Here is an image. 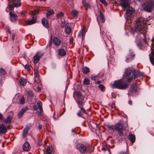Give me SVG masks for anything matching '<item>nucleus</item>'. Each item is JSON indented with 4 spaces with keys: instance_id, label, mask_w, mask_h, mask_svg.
<instances>
[{
    "instance_id": "f257e3e1",
    "label": "nucleus",
    "mask_w": 154,
    "mask_h": 154,
    "mask_svg": "<svg viewBox=\"0 0 154 154\" xmlns=\"http://www.w3.org/2000/svg\"><path fill=\"white\" fill-rule=\"evenodd\" d=\"M135 22V27L136 31L142 34L144 38H145V33L147 30V26L146 24V21L145 18L140 17L137 19Z\"/></svg>"
},
{
    "instance_id": "f03ea898",
    "label": "nucleus",
    "mask_w": 154,
    "mask_h": 154,
    "mask_svg": "<svg viewBox=\"0 0 154 154\" xmlns=\"http://www.w3.org/2000/svg\"><path fill=\"white\" fill-rule=\"evenodd\" d=\"M139 75V72L138 71L132 70L130 68L126 69L125 76L128 82H131L133 79H134Z\"/></svg>"
},
{
    "instance_id": "7ed1b4c3",
    "label": "nucleus",
    "mask_w": 154,
    "mask_h": 154,
    "mask_svg": "<svg viewBox=\"0 0 154 154\" xmlns=\"http://www.w3.org/2000/svg\"><path fill=\"white\" fill-rule=\"evenodd\" d=\"M128 85L123 79H120L115 81L114 84L112 85L113 88H116L120 89H126L128 86Z\"/></svg>"
},
{
    "instance_id": "20e7f679",
    "label": "nucleus",
    "mask_w": 154,
    "mask_h": 154,
    "mask_svg": "<svg viewBox=\"0 0 154 154\" xmlns=\"http://www.w3.org/2000/svg\"><path fill=\"white\" fill-rule=\"evenodd\" d=\"M85 104V103L84 102L82 101L81 100L77 102V104L78 107L80 109L76 114L79 117L83 118L84 114L86 115H88V112L83 107Z\"/></svg>"
},
{
    "instance_id": "39448f33",
    "label": "nucleus",
    "mask_w": 154,
    "mask_h": 154,
    "mask_svg": "<svg viewBox=\"0 0 154 154\" xmlns=\"http://www.w3.org/2000/svg\"><path fill=\"white\" fill-rule=\"evenodd\" d=\"M123 121L120 120L115 125V129L117 131L119 136L120 137H124L126 135L123 132Z\"/></svg>"
},
{
    "instance_id": "423d86ee",
    "label": "nucleus",
    "mask_w": 154,
    "mask_h": 154,
    "mask_svg": "<svg viewBox=\"0 0 154 154\" xmlns=\"http://www.w3.org/2000/svg\"><path fill=\"white\" fill-rule=\"evenodd\" d=\"M154 6V1L150 0L147 4H145L143 7L144 10L148 12H150L153 10Z\"/></svg>"
},
{
    "instance_id": "0eeeda50",
    "label": "nucleus",
    "mask_w": 154,
    "mask_h": 154,
    "mask_svg": "<svg viewBox=\"0 0 154 154\" xmlns=\"http://www.w3.org/2000/svg\"><path fill=\"white\" fill-rule=\"evenodd\" d=\"M135 54L134 53L133 50L130 49L127 53L126 56V62H129L133 59Z\"/></svg>"
},
{
    "instance_id": "6e6552de",
    "label": "nucleus",
    "mask_w": 154,
    "mask_h": 154,
    "mask_svg": "<svg viewBox=\"0 0 154 154\" xmlns=\"http://www.w3.org/2000/svg\"><path fill=\"white\" fill-rule=\"evenodd\" d=\"M44 54V53H41L40 51L37 52L36 53L35 55L33 57V63L34 64H36L38 63L40 58L43 56Z\"/></svg>"
},
{
    "instance_id": "1a4fd4ad",
    "label": "nucleus",
    "mask_w": 154,
    "mask_h": 154,
    "mask_svg": "<svg viewBox=\"0 0 154 154\" xmlns=\"http://www.w3.org/2000/svg\"><path fill=\"white\" fill-rule=\"evenodd\" d=\"M76 146L77 149L81 153H85L86 152V147L84 144H78Z\"/></svg>"
},
{
    "instance_id": "9d476101",
    "label": "nucleus",
    "mask_w": 154,
    "mask_h": 154,
    "mask_svg": "<svg viewBox=\"0 0 154 154\" xmlns=\"http://www.w3.org/2000/svg\"><path fill=\"white\" fill-rule=\"evenodd\" d=\"M121 5L124 10H126V8H130V4L127 0H123L120 3Z\"/></svg>"
},
{
    "instance_id": "9b49d317",
    "label": "nucleus",
    "mask_w": 154,
    "mask_h": 154,
    "mask_svg": "<svg viewBox=\"0 0 154 154\" xmlns=\"http://www.w3.org/2000/svg\"><path fill=\"white\" fill-rule=\"evenodd\" d=\"M76 95L77 97V98L76 100L77 104V102L78 101H80V100L85 103V101L84 100L85 97L82 95L80 91H77L76 93Z\"/></svg>"
},
{
    "instance_id": "f8f14e48",
    "label": "nucleus",
    "mask_w": 154,
    "mask_h": 154,
    "mask_svg": "<svg viewBox=\"0 0 154 154\" xmlns=\"http://www.w3.org/2000/svg\"><path fill=\"white\" fill-rule=\"evenodd\" d=\"M32 125L30 124L26 126L23 131V137L24 138L27 134L28 130L31 127Z\"/></svg>"
},
{
    "instance_id": "ddd939ff",
    "label": "nucleus",
    "mask_w": 154,
    "mask_h": 154,
    "mask_svg": "<svg viewBox=\"0 0 154 154\" xmlns=\"http://www.w3.org/2000/svg\"><path fill=\"white\" fill-rule=\"evenodd\" d=\"M138 87L136 84H132L131 86L130 89V92L132 93H135L137 91Z\"/></svg>"
},
{
    "instance_id": "4468645a",
    "label": "nucleus",
    "mask_w": 154,
    "mask_h": 154,
    "mask_svg": "<svg viewBox=\"0 0 154 154\" xmlns=\"http://www.w3.org/2000/svg\"><path fill=\"white\" fill-rule=\"evenodd\" d=\"M85 27L84 26L79 32V34L78 36L79 37L81 38H82V40L84 38L85 36Z\"/></svg>"
},
{
    "instance_id": "2eb2a0df",
    "label": "nucleus",
    "mask_w": 154,
    "mask_h": 154,
    "mask_svg": "<svg viewBox=\"0 0 154 154\" xmlns=\"http://www.w3.org/2000/svg\"><path fill=\"white\" fill-rule=\"evenodd\" d=\"M66 54V51L62 48H61L58 50V55L61 57H64Z\"/></svg>"
},
{
    "instance_id": "dca6fc26",
    "label": "nucleus",
    "mask_w": 154,
    "mask_h": 154,
    "mask_svg": "<svg viewBox=\"0 0 154 154\" xmlns=\"http://www.w3.org/2000/svg\"><path fill=\"white\" fill-rule=\"evenodd\" d=\"M53 43L56 46H59L61 44V41L59 38L54 37L53 39Z\"/></svg>"
},
{
    "instance_id": "f3484780",
    "label": "nucleus",
    "mask_w": 154,
    "mask_h": 154,
    "mask_svg": "<svg viewBox=\"0 0 154 154\" xmlns=\"http://www.w3.org/2000/svg\"><path fill=\"white\" fill-rule=\"evenodd\" d=\"M7 131V130L6 126L4 124H2L0 125V133L4 134Z\"/></svg>"
},
{
    "instance_id": "a211bd4d",
    "label": "nucleus",
    "mask_w": 154,
    "mask_h": 154,
    "mask_svg": "<svg viewBox=\"0 0 154 154\" xmlns=\"http://www.w3.org/2000/svg\"><path fill=\"white\" fill-rule=\"evenodd\" d=\"M28 109L27 107L26 106L24 108H23L19 112L17 116L20 119L21 118L24 112Z\"/></svg>"
},
{
    "instance_id": "6ab92c4d",
    "label": "nucleus",
    "mask_w": 154,
    "mask_h": 154,
    "mask_svg": "<svg viewBox=\"0 0 154 154\" xmlns=\"http://www.w3.org/2000/svg\"><path fill=\"white\" fill-rule=\"evenodd\" d=\"M23 150L25 151H29L31 148L28 142H26L23 146Z\"/></svg>"
},
{
    "instance_id": "aec40b11",
    "label": "nucleus",
    "mask_w": 154,
    "mask_h": 154,
    "mask_svg": "<svg viewBox=\"0 0 154 154\" xmlns=\"http://www.w3.org/2000/svg\"><path fill=\"white\" fill-rule=\"evenodd\" d=\"M9 15L10 16V20L12 22L15 21L17 20V15L11 12H9Z\"/></svg>"
},
{
    "instance_id": "412c9836",
    "label": "nucleus",
    "mask_w": 154,
    "mask_h": 154,
    "mask_svg": "<svg viewBox=\"0 0 154 154\" xmlns=\"http://www.w3.org/2000/svg\"><path fill=\"white\" fill-rule=\"evenodd\" d=\"M149 56L151 63L154 66V58L153 57L154 56V52L153 51H151V54H149Z\"/></svg>"
},
{
    "instance_id": "4be33fe9",
    "label": "nucleus",
    "mask_w": 154,
    "mask_h": 154,
    "mask_svg": "<svg viewBox=\"0 0 154 154\" xmlns=\"http://www.w3.org/2000/svg\"><path fill=\"white\" fill-rule=\"evenodd\" d=\"M36 21V18L33 16L30 20H28L27 21V24L28 25H31L35 23Z\"/></svg>"
},
{
    "instance_id": "5701e85b",
    "label": "nucleus",
    "mask_w": 154,
    "mask_h": 154,
    "mask_svg": "<svg viewBox=\"0 0 154 154\" xmlns=\"http://www.w3.org/2000/svg\"><path fill=\"white\" fill-rule=\"evenodd\" d=\"M42 23L43 26L45 28H48L49 27L48 24L46 19L44 18L42 20Z\"/></svg>"
},
{
    "instance_id": "b1692460",
    "label": "nucleus",
    "mask_w": 154,
    "mask_h": 154,
    "mask_svg": "<svg viewBox=\"0 0 154 154\" xmlns=\"http://www.w3.org/2000/svg\"><path fill=\"white\" fill-rule=\"evenodd\" d=\"M132 13L133 11L131 10L128 9L126 10V14L127 16L126 17L128 19H129L131 17Z\"/></svg>"
},
{
    "instance_id": "393cba45",
    "label": "nucleus",
    "mask_w": 154,
    "mask_h": 154,
    "mask_svg": "<svg viewBox=\"0 0 154 154\" xmlns=\"http://www.w3.org/2000/svg\"><path fill=\"white\" fill-rule=\"evenodd\" d=\"M20 0H14V6L16 7H18L21 6V3Z\"/></svg>"
},
{
    "instance_id": "a878e982",
    "label": "nucleus",
    "mask_w": 154,
    "mask_h": 154,
    "mask_svg": "<svg viewBox=\"0 0 154 154\" xmlns=\"http://www.w3.org/2000/svg\"><path fill=\"white\" fill-rule=\"evenodd\" d=\"M128 138L132 143H134L135 141V137L133 134H129L128 136Z\"/></svg>"
},
{
    "instance_id": "bb28decb",
    "label": "nucleus",
    "mask_w": 154,
    "mask_h": 154,
    "mask_svg": "<svg viewBox=\"0 0 154 154\" xmlns=\"http://www.w3.org/2000/svg\"><path fill=\"white\" fill-rule=\"evenodd\" d=\"M12 117L10 116H8L7 117V119H5L4 121V122L6 124H8L11 123V121L12 119Z\"/></svg>"
},
{
    "instance_id": "cd10ccee",
    "label": "nucleus",
    "mask_w": 154,
    "mask_h": 154,
    "mask_svg": "<svg viewBox=\"0 0 154 154\" xmlns=\"http://www.w3.org/2000/svg\"><path fill=\"white\" fill-rule=\"evenodd\" d=\"M37 106L41 112H42L43 110L42 107V103L40 101H38L37 103Z\"/></svg>"
},
{
    "instance_id": "c85d7f7f",
    "label": "nucleus",
    "mask_w": 154,
    "mask_h": 154,
    "mask_svg": "<svg viewBox=\"0 0 154 154\" xmlns=\"http://www.w3.org/2000/svg\"><path fill=\"white\" fill-rule=\"evenodd\" d=\"M100 20L102 23H103L105 21V19L104 17V16L101 11L100 12Z\"/></svg>"
},
{
    "instance_id": "c756f323",
    "label": "nucleus",
    "mask_w": 154,
    "mask_h": 154,
    "mask_svg": "<svg viewBox=\"0 0 154 154\" xmlns=\"http://www.w3.org/2000/svg\"><path fill=\"white\" fill-rule=\"evenodd\" d=\"M19 82L23 86L25 85L26 83V80L23 78H21L20 79Z\"/></svg>"
},
{
    "instance_id": "7c9ffc66",
    "label": "nucleus",
    "mask_w": 154,
    "mask_h": 154,
    "mask_svg": "<svg viewBox=\"0 0 154 154\" xmlns=\"http://www.w3.org/2000/svg\"><path fill=\"white\" fill-rule=\"evenodd\" d=\"M82 71L85 74H87L90 72L89 68L86 67H83L82 69Z\"/></svg>"
},
{
    "instance_id": "2f4dec72",
    "label": "nucleus",
    "mask_w": 154,
    "mask_h": 154,
    "mask_svg": "<svg viewBox=\"0 0 154 154\" xmlns=\"http://www.w3.org/2000/svg\"><path fill=\"white\" fill-rule=\"evenodd\" d=\"M54 11L53 10H50L48 11L46 13L47 17L48 18L49 17L54 14Z\"/></svg>"
},
{
    "instance_id": "473e14b6",
    "label": "nucleus",
    "mask_w": 154,
    "mask_h": 154,
    "mask_svg": "<svg viewBox=\"0 0 154 154\" xmlns=\"http://www.w3.org/2000/svg\"><path fill=\"white\" fill-rule=\"evenodd\" d=\"M78 13V12L77 11L75 10H73L72 11L71 13V15L73 17H75L77 16Z\"/></svg>"
},
{
    "instance_id": "72a5a7b5",
    "label": "nucleus",
    "mask_w": 154,
    "mask_h": 154,
    "mask_svg": "<svg viewBox=\"0 0 154 154\" xmlns=\"http://www.w3.org/2000/svg\"><path fill=\"white\" fill-rule=\"evenodd\" d=\"M71 28L69 26H67L65 28V32L66 34H69L71 32Z\"/></svg>"
},
{
    "instance_id": "f704fd0d",
    "label": "nucleus",
    "mask_w": 154,
    "mask_h": 154,
    "mask_svg": "<svg viewBox=\"0 0 154 154\" xmlns=\"http://www.w3.org/2000/svg\"><path fill=\"white\" fill-rule=\"evenodd\" d=\"M52 151L49 147H48L45 153V154H51Z\"/></svg>"
},
{
    "instance_id": "c9c22d12",
    "label": "nucleus",
    "mask_w": 154,
    "mask_h": 154,
    "mask_svg": "<svg viewBox=\"0 0 154 154\" xmlns=\"http://www.w3.org/2000/svg\"><path fill=\"white\" fill-rule=\"evenodd\" d=\"M84 85H88L90 84V80L87 78H85L83 81Z\"/></svg>"
},
{
    "instance_id": "e433bc0d",
    "label": "nucleus",
    "mask_w": 154,
    "mask_h": 154,
    "mask_svg": "<svg viewBox=\"0 0 154 154\" xmlns=\"http://www.w3.org/2000/svg\"><path fill=\"white\" fill-rule=\"evenodd\" d=\"M63 15V13L62 12H60L57 14V17L58 19H60L62 18Z\"/></svg>"
},
{
    "instance_id": "4c0bfd02",
    "label": "nucleus",
    "mask_w": 154,
    "mask_h": 154,
    "mask_svg": "<svg viewBox=\"0 0 154 154\" xmlns=\"http://www.w3.org/2000/svg\"><path fill=\"white\" fill-rule=\"evenodd\" d=\"M6 73L5 70L2 68H1L0 70V75L1 76L4 75Z\"/></svg>"
},
{
    "instance_id": "58836bf2",
    "label": "nucleus",
    "mask_w": 154,
    "mask_h": 154,
    "mask_svg": "<svg viewBox=\"0 0 154 154\" xmlns=\"http://www.w3.org/2000/svg\"><path fill=\"white\" fill-rule=\"evenodd\" d=\"M91 79L93 80H96L98 79V77L97 75H92L91 77Z\"/></svg>"
},
{
    "instance_id": "ea45409f",
    "label": "nucleus",
    "mask_w": 154,
    "mask_h": 154,
    "mask_svg": "<svg viewBox=\"0 0 154 154\" xmlns=\"http://www.w3.org/2000/svg\"><path fill=\"white\" fill-rule=\"evenodd\" d=\"M25 98L23 96H22L21 99L19 100V103L20 104H23L25 102Z\"/></svg>"
},
{
    "instance_id": "a19ab883",
    "label": "nucleus",
    "mask_w": 154,
    "mask_h": 154,
    "mask_svg": "<svg viewBox=\"0 0 154 154\" xmlns=\"http://www.w3.org/2000/svg\"><path fill=\"white\" fill-rule=\"evenodd\" d=\"M39 13V10L38 9L34 10L31 12V14L32 15H35Z\"/></svg>"
},
{
    "instance_id": "79ce46f5",
    "label": "nucleus",
    "mask_w": 154,
    "mask_h": 154,
    "mask_svg": "<svg viewBox=\"0 0 154 154\" xmlns=\"http://www.w3.org/2000/svg\"><path fill=\"white\" fill-rule=\"evenodd\" d=\"M24 66L25 68L28 71H29L31 70V69L30 68V67L31 66L29 64H26L25 66Z\"/></svg>"
},
{
    "instance_id": "37998d69",
    "label": "nucleus",
    "mask_w": 154,
    "mask_h": 154,
    "mask_svg": "<svg viewBox=\"0 0 154 154\" xmlns=\"http://www.w3.org/2000/svg\"><path fill=\"white\" fill-rule=\"evenodd\" d=\"M82 3L87 8L90 7V4L86 2L85 1H83Z\"/></svg>"
},
{
    "instance_id": "c03bdc74",
    "label": "nucleus",
    "mask_w": 154,
    "mask_h": 154,
    "mask_svg": "<svg viewBox=\"0 0 154 154\" xmlns=\"http://www.w3.org/2000/svg\"><path fill=\"white\" fill-rule=\"evenodd\" d=\"M34 75L35 78H38L39 75L37 70L35 71Z\"/></svg>"
},
{
    "instance_id": "a18cd8bd",
    "label": "nucleus",
    "mask_w": 154,
    "mask_h": 154,
    "mask_svg": "<svg viewBox=\"0 0 154 154\" xmlns=\"http://www.w3.org/2000/svg\"><path fill=\"white\" fill-rule=\"evenodd\" d=\"M107 127L110 129L114 130L115 129V125L114 126L113 125H109L107 126Z\"/></svg>"
},
{
    "instance_id": "49530a36",
    "label": "nucleus",
    "mask_w": 154,
    "mask_h": 154,
    "mask_svg": "<svg viewBox=\"0 0 154 154\" xmlns=\"http://www.w3.org/2000/svg\"><path fill=\"white\" fill-rule=\"evenodd\" d=\"M99 1L101 2L105 6H107V3L105 0H99Z\"/></svg>"
},
{
    "instance_id": "de8ad7c7",
    "label": "nucleus",
    "mask_w": 154,
    "mask_h": 154,
    "mask_svg": "<svg viewBox=\"0 0 154 154\" xmlns=\"http://www.w3.org/2000/svg\"><path fill=\"white\" fill-rule=\"evenodd\" d=\"M99 87L101 90L102 91H103L105 88L104 86L102 84H100L99 86Z\"/></svg>"
},
{
    "instance_id": "09e8293b",
    "label": "nucleus",
    "mask_w": 154,
    "mask_h": 154,
    "mask_svg": "<svg viewBox=\"0 0 154 154\" xmlns=\"http://www.w3.org/2000/svg\"><path fill=\"white\" fill-rule=\"evenodd\" d=\"M136 29H134V28H133L132 27H131V32L134 35L136 31Z\"/></svg>"
},
{
    "instance_id": "8fccbe9b",
    "label": "nucleus",
    "mask_w": 154,
    "mask_h": 154,
    "mask_svg": "<svg viewBox=\"0 0 154 154\" xmlns=\"http://www.w3.org/2000/svg\"><path fill=\"white\" fill-rule=\"evenodd\" d=\"M28 95L29 96L31 97H34V95L32 92L30 91L28 92Z\"/></svg>"
},
{
    "instance_id": "3c124183",
    "label": "nucleus",
    "mask_w": 154,
    "mask_h": 154,
    "mask_svg": "<svg viewBox=\"0 0 154 154\" xmlns=\"http://www.w3.org/2000/svg\"><path fill=\"white\" fill-rule=\"evenodd\" d=\"M14 6L12 5H10L9 6V10L13 11L14 10Z\"/></svg>"
},
{
    "instance_id": "603ef678",
    "label": "nucleus",
    "mask_w": 154,
    "mask_h": 154,
    "mask_svg": "<svg viewBox=\"0 0 154 154\" xmlns=\"http://www.w3.org/2000/svg\"><path fill=\"white\" fill-rule=\"evenodd\" d=\"M52 35H51V37L50 38V41L48 45H47V47L48 46H50L51 44H52Z\"/></svg>"
},
{
    "instance_id": "864d4df0",
    "label": "nucleus",
    "mask_w": 154,
    "mask_h": 154,
    "mask_svg": "<svg viewBox=\"0 0 154 154\" xmlns=\"http://www.w3.org/2000/svg\"><path fill=\"white\" fill-rule=\"evenodd\" d=\"M33 109L35 111L37 110L38 109L37 107L35 105H34L33 106Z\"/></svg>"
},
{
    "instance_id": "5fc2aeb1",
    "label": "nucleus",
    "mask_w": 154,
    "mask_h": 154,
    "mask_svg": "<svg viewBox=\"0 0 154 154\" xmlns=\"http://www.w3.org/2000/svg\"><path fill=\"white\" fill-rule=\"evenodd\" d=\"M15 34H14V33L12 35V38L13 41H14V38H15Z\"/></svg>"
},
{
    "instance_id": "6e6d98bb",
    "label": "nucleus",
    "mask_w": 154,
    "mask_h": 154,
    "mask_svg": "<svg viewBox=\"0 0 154 154\" xmlns=\"http://www.w3.org/2000/svg\"><path fill=\"white\" fill-rule=\"evenodd\" d=\"M3 119V117L2 115L0 113V120H2Z\"/></svg>"
},
{
    "instance_id": "4d7b16f0",
    "label": "nucleus",
    "mask_w": 154,
    "mask_h": 154,
    "mask_svg": "<svg viewBox=\"0 0 154 154\" xmlns=\"http://www.w3.org/2000/svg\"><path fill=\"white\" fill-rule=\"evenodd\" d=\"M66 24L65 23H62L61 25V26L62 27H64L65 26Z\"/></svg>"
},
{
    "instance_id": "13d9d810",
    "label": "nucleus",
    "mask_w": 154,
    "mask_h": 154,
    "mask_svg": "<svg viewBox=\"0 0 154 154\" xmlns=\"http://www.w3.org/2000/svg\"><path fill=\"white\" fill-rule=\"evenodd\" d=\"M119 154H128V153H127L126 152H119Z\"/></svg>"
},
{
    "instance_id": "bf43d9fd",
    "label": "nucleus",
    "mask_w": 154,
    "mask_h": 154,
    "mask_svg": "<svg viewBox=\"0 0 154 154\" xmlns=\"http://www.w3.org/2000/svg\"><path fill=\"white\" fill-rule=\"evenodd\" d=\"M42 125H39L38 127V128L40 130L42 129Z\"/></svg>"
},
{
    "instance_id": "052dcab7",
    "label": "nucleus",
    "mask_w": 154,
    "mask_h": 154,
    "mask_svg": "<svg viewBox=\"0 0 154 154\" xmlns=\"http://www.w3.org/2000/svg\"><path fill=\"white\" fill-rule=\"evenodd\" d=\"M73 42V38H71L69 41V43L71 44Z\"/></svg>"
},
{
    "instance_id": "680f3d73",
    "label": "nucleus",
    "mask_w": 154,
    "mask_h": 154,
    "mask_svg": "<svg viewBox=\"0 0 154 154\" xmlns=\"http://www.w3.org/2000/svg\"><path fill=\"white\" fill-rule=\"evenodd\" d=\"M21 14H24L25 15L26 14V12L25 11H23L21 12Z\"/></svg>"
},
{
    "instance_id": "e2e57ef3",
    "label": "nucleus",
    "mask_w": 154,
    "mask_h": 154,
    "mask_svg": "<svg viewBox=\"0 0 154 154\" xmlns=\"http://www.w3.org/2000/svg\"><path fill=\"white\" fill-rule=\"evenodd\" d=\"M101 83V81H98L97 82H95L96 84H99Z\"/></svg>"
},
{
    "instance_id": "0e129e2a",
    "label": "nucleus",
    "mask_w": 154,
    "mask_h": 154,
    "mask_svg": "<svg viewBox=\"0 0 154 154\" xmlns=\"http://www.w3.org/2000/svg\"><path fill=\"white\" fill-rule=\"evenodd\" d=\"M128 103L129 104L131 105L132 104V101L131 100H129L128 101Z\"/></svg>"
},
{
    "instance_id": "69168bd1",
    "label": "nucleus",
    "mask_w": 154,
    "mask_h": 154,
    "mask_svg": "<svg viewBox=\"0 0 154 154\" xmlns=\"http://www.w3.org/2000/svg\"><path fill=\"white\" fill-rule=\"evenodd\" d=\"M152 44L154 45V38L152 39Z\"/></svg>"
},
{
    "instance_id": "338daca9",
    "label": "nucleus",
    "mask_w": 154,
    "mask_h": 154,
    "mask_svg": "<svg viewBox=\"0 0 154 154\" xmlns=\"http://www.w3.org/2000/svg\"><path fill=\"white\" fill-rule=\"evenodd\" d=\"M8 31L9 33L10 34L11 33V32L10 30L9 29H8Z\"/></svg>"
},
{
    "instance_id": "774afa93",
    "label": "nucleus",
    "mask_w": 154,
    "mask_h": 154,
    "mask_svg": "<svg viewBox=\"0 0 154 154\" xmlns=\"http://www.w3.org/2000/svg\"><path fill=\"white\" fill-rule=\"evenodd\" d=\"M36 79V78H35V79H34V82H35V83H37Z\"/></svg>"
}]
</instances>
